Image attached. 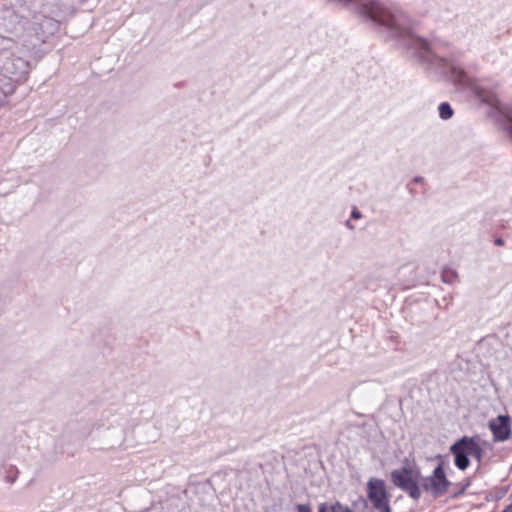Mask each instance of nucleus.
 I'll return each mask as SVG.
<instances>
[{"label":"nucleus","instance_id":"f257e3e1","mask_svg":"<svg viewBox=\"0 0 512 512\" xmlns=\"http://www.w3.org/2000/svg\"><path fill=\"white\" fill-rule=\"evenodd\" d=\"M450 452L454 455L455 466L460 470H466L469 465V457L474 458L478 464L483 457V449L479 442L472 437L464 436L450 447Z\"/></svg>","mask_w":512,"mask_h":512},{"label":"nucleus","instance_id":"f03ea898","mask_svg":"<svg viewBox=\"0 0 512 512\" xmlns=\"http://www.w3.org/2000/svg\"><path fill=\"white\" fill-rule=\"evenodd\" d=\"M419 472L412 467H402L391 472L393 484L407 492L415 500L419 499L421 492L418 486Z\"/></svg>","mask_w":512,"mask_h":512},{"label":"nucleus","instance_id":"7ed1b4c3","mask_svg":"<svg viewBox=\"0 0 512 512\" xmlns=\"http://www.w3.org/2000/svg\"><path fill=\"white\" fill-rule=\"evenodd\" d=\"M367 496L373 507L379 512H391L389 494L384 480L371 478L367 482Z\"/></svg>","mask_w":512,"mask_h":512},{"label":"nucleus","instance_id":"20e7f679","mask_svg":"<svg viewBox=\"0 0 512 512\" xmlns=\"http://www.w3.org/2000/svg\"><path fill=\"white\" fill-rule=\"evenodd\" d=\"M424 488L430 491L435 497L442 496L448 490L450 482L446 478L444 469L439 464L433 471V474L424 480Z\"/></svg>","mask_w":512,"mask_h":512},{"label":"nucleus","instance_id":"39448f33","mask_svg":"<svg viewBox=\"0 0 512 512\" xmlns=\"http://www.w3.org/2000/svg\"><path fill=\"white\" fill-rule=\"evenodd\" d=\"M495 441H505L510 437V419L508 416L499 415L489 423Z\"/></svg>","mask_w":512,"mask_h":512},{"label":"nucleus","instance_id":"423d86ee","mask_svg":"<svg viewBox=\"0 0 512 512\" xmlns=\"http://www.w3.org/2000/svg\"><path fill=\"white\" fill-rule=\"evenodd\" d=\"M410 47L423 61L430 63L434 61V52L432 51L430 44L425 39L411 35Z\"/></svg>","mask_w":512,"mask_h":512},{"label":"nucleus","instance_id":"0eeeda50","mask_svg":"<svg viewBox=\"0 0 512 512\" xmlns=\"http://www.w3.org/2000/svg\"><path fill=\"white\" fill-rule=\"evenodd\" d=\"M477 96L483 103H486V104L491 105L497 109H500L499 101L494 93L478 90Z\"/></svg>","mask_w":512,"mask_h":512},{"label":"nucleus","instance_id":"6e6552de","mask_svg":"<svg viewBox=\"0 0 512 512\" xmlns=\"http://www.w3.org/2000/svg\"><path fill=\"white\" fill-rule=\"evenodd\" d=\"M319 512H354L352 509H350L348 506L342 505L339 502L327 506V505H321L319 508Z\"/></svg>","mask_w":512,"mask_h":512},{"label":"nucleus","instance_id":"1a4fd4ad","mask_svg":"<svg viewBox=\"0 0 512 512\" xmlns=\"http://www.w3.org/2000/svg\"><path fill=\"white\" fill-rule=\"evenodd\" d=\"M451 78L460 84H466L467 83V76L464 70H462L460 67H451Z\"/></svg>","mask_w":512,"mask_h":512},{"label":"nucleus","instance_id":"9d476101","mask_svg":"<svg viewBox=\"0 0 512 512\" xmlns=\"http://www.w3.org/2000/svg\"><path fill=\"white\" fill-rule=\"evenodd\" d=\"M439 115L442 119H450L453 115V110L448 103H441L439 106Z\"/></svg>","mask_w":512,"mask_h":512},{"label":"nucleus","instance_id":"9b49d317","mask_svg":"<svg viewBox=\"0 0 512 512\" xmlns=\"http://www.w3.org/2000/svg\"><path fill=\"white\" fill-rule=\"evenodd\" d=\"M504 117H505L504 124H503L504 128H505V130H507L509 132V134L512 137V112L506 113L504 115Z\"/></svg>","mask_w":512,"mask_h":512},{"label":"nucleus","instance_id":"f8f14e48","mask_svg":"<svg viewBox=\"0 0 512 512\" xmlns=\"http://www.w3.org/2000/svg\"><path fill=\"white\" fill-rule=\"evenodd\" d=\"M453 276H454V275H453V273H452V272H451V273H450V272H444V273H443V280H444L445 282H451V279H452V277H453Z\"/></svg>","mask_w":512,"mask_h":512},{"label":"nucleus","instance_id":"ddd939ff","mask_svg":"<svg viewBox=\"0 0 512 512\" xmlns=\"http://www.w3.org/2000/svg\"><path fill=\"white\" fill-rule=\"evenodd\" d=\"M298 510L299 512H311L310 509L305 505H299Z\"/></svg>","mask_w":512,"mask_h":512},{"label":"nucleus","instance_id":"4468645a","mask_svg":"<svg viewBox=\"0 0 512 512\" xmlns=\"http://www.w3.org/2000/svg\"><path fill=\"white\" fill-rule=\"evenodd\" d=\"M352 217L354 219H359V218H361V213L358 210H353L352 211Z\"/></svg>","mask_w":512,"mask_h":512},{"label":"nucleus","instance_id":"2eb2a0df","mask_svg":"<svg viewBox=\"0 0 512 512\" xmlns=\"http://www.w3.org/2000/svg\"><path fill=\"white\" fill-rule=\"evenodd\" d=\"M495 245H497V246H503V245H504V241H503V239H502V238H497V239L495 240Z\"/></svg>","mask_w":512,"mask_h":512},{"label":"nucleus","instance_id":"dca6fc26","mask_svg":"<svg viewBox=\"0 0 512 512\" xmlns=\"http://www.w3.org/2000/svg\"><path fill=\"white\" fill-rule=\"evenodd\" d=\"M502 512H512V503L505 507Z\"/></svg>","mask_w":512,"mask_h":512}]
</instances>
